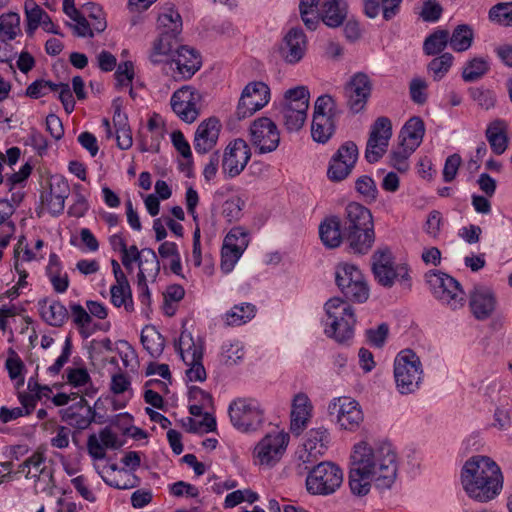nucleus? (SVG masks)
<instances>
[{
  "label": "nucleus",
  "mask_w": 512,
  "mask_h": 512,
  "mask_svg": "<svg viewBox=\"0 0 512 512\" xmlns=\"http://www.w3.org/2000/svg\"><path fill=\"white\" fill-rule=\"evenodd\" d=\"M397 453L386 440L354 445L350 456L349 486L354 495L369 493L372 483L378 489L390 488L396 480Z\"/></svg>",
  "instance_id": "nucleus-1"
},
{
  "label": "nucleus",
  "mask_w": 512,
  "mask_h": 512,
  "mask_svg": "<svg viewBox=\"0 0 512 512\" xmlns=\"http://www.w3.org/2000/svg\"><path fill=\"white\" fill-rule=\"evenodd\" d=\"M461 483L473 500L485 503L494 499L502 490L503 476L500 467L487 456H473L463 465Z\"/></svg>",
  "instance_id": "nucleus-2"
},
{
  "label": "nucleus",
  "mask_w": 512,
  "mask_h": 512,
  "mask_svg": "<svg viewBox=\"0 0 512 512\" xmlns=\"http://www.w3.org/2000/svg\"><path fill=\"white\" fill-rule=\"evenodd\" d=\"M345 240L353 253L366 254L375 241L371 211L357 202L349 203L342 219Z\"/></svg>",
  "instance_id": "nucleus-3"
},
{
  "label": "nucleus",
  "mask_w": 512,
  "mask_h": 512,
  "mask_svg": "<svg viewBox=\"0 0 512 512\" xmlns=\"http://www.w3.org/2000/svg\"><path fill=\"white\" fill-rule=\"evenodd\" d=\"M324 309L327 315L325 334L339 344L348 345L354 335L356 317L354 309L344 299H329Z\"/></svg>",
  "instance_id": "nucleus-4"
},
{
  "label": "nucleus",
  "mask_w": 512,
  "mask_h": 512,
  "mask_svg": "<svg viewBox=\"0 0 512 512\" xmlns=\"http://www.w3.org/2000/svg\"><path fill=\"white\" fill-rule=\"evenodd\" d=\"M161 32L154 41L149 59L153 64H160L170 55L177 36L182 31V19L173 7H168L158 17Z\"/></svg>",
  "instance_id": "nucleus-5"
},
{
  "label": "nucleus",
  "mask_w": 512,
  "mask_h": 512,
  "mask_svg": "<svg viewBox=\"0 0 512 512\" xmlns=\"http://www.w3.org/2000/svg\"><path fill=\"white\" fill-rule=\"evenodd\" d=\"M423 369L417 354L405 349L394 360V379L398 392L408 395L416 392L421 384Z\"/></svg>",
  "instance_id": "nucleus-6"
},
{
  "label": "nucleus",
  "mask_w": 512,
  "mask_h": 512,
  "mask_svg": "<svg viewBox=\"0 0 512 512\" xmlns=\"http://www.w3.org/2000/svg\"><path fill=\"white\" fill-rule=\"evenodd\" d=\"M342 483V469L329 461L313 465L306 477V489L311 495H331L340 488Z\"/></svg>",
  "instance_id": "nucleus-7"
},
{
  "label": "nucleus",
  "mask_w": 512,
  "mask_h": 512,
  "mask_svg": "<svg viewBox=\"0 0 512 512\" xmlns=\"http://www.w3.org/2000/svg\"><path fill=\"white\" fill-rule=\"evenodd\" d=\"M335 282L346 302L363 303L369 297V287L364 275L353 264H338L335 268Z\"/></svg>",
  "instance_id": "nucleus-8"
},
{
  "label": "nucleus",
  "mask_w": 512,
  "mask_h": 512,
  "mask_svg": "<svg viewBox=\"0 0 512 512\" xmlns=\"http://www.w3.org/2000/svg\"><path fill=\"white\" fill-rule=\"evenodd\" d=\"M232 425L241 432L256 431L264 422V410L254 398H237L228 407Z\"/></svg>",
  "instance_id": "nucleus-9"
},
{
  "label": "nucleus",
  "mask_w": 512,
  "mask_h": 512,
  "mask_svg": "<svg viewBox=\"0 0 512 512\" xmlns=\"http://www.w3.org/2000/svg\"><path fill=\"white\" fill-rule=\"evenodd\" d=\"M426 281L434 297L452 310L459 309L465 304V292L460 283L448 274L430 271Z\"/></svg>",
  "instance_id": "nucleus-10"
},
{
  "label": "nucleus",
  "mask_w": 512,
  "mask_h": 512,
  "mask_svg": "<svg viewBox=\"0 0 512 512\" xmlns=\"http://www.w3.org/2000/svg\"><path fill=\"white\" fill-rule=\"evenodd\" d=\"M175 347L184 363L189 367L186 370V376L189 381H205L207 375L202 363L203 345L196 344L191 333L182 331Z\"/></svg>",
  "instance_id": "nucleus-11"
},
{
  "label": "nucleus",
  "mask_w": 512,
  "mask_h": 512,
  "mask_svg": "<svg viewBox=\"0 0 512 512\" xmlns=\"http://www.w3.org/2000/svg\"><path fill=\"white\" fill-rule=\"evenodd\" d=\"M372 272L376 281L386 288H391L397 278L401 282L409 280L407 267L394 266L392 252L387 248L373 253Z\"/></svg>",
  "instance_id": "nucleus-12"
},
{
  "label": "nucleus",
  "mask_w": 512,
  "mask_h": 512,
  "mask_svg": "<svg viewBox=\"0 0 512 512\" xmlns=\"http://www.w3.org/2000/svg\"><path fill=\"white\" fill-rule=\"evenodd\" d=\"M391 137V120L384 116L378 117L370 128L366 143L365 159L368 163H376L385 155Z\"/></svg>",
  "instance_id": "nucleus-13"
},
{
  "label": "nucleus",
  "mask_w": 512,
  "mask_h": 512,
  "mask_svg": "<svg viewBox=\"0 0 512 512\" xmlns=\"http://www.w3.org/2000/svg\"><path fill=\"white\" fill-rule=\"evenodd\" d=\"M391 137V120L384 116L378 117L370 128L366 143L365 159L368 163H376L385 155Z\"/></svg>",
  "instance_id": "nucleus-14"
},
{
  "label": "nucleus",
  "mask_w": 512,
  "mask_h": 512,
  "mask_svg": "<svg viewBox=\"0 0 512 512\" xmlns=\"http://www.w3.org/2000/svg\"><path fill=\"white\" fill-rule=\"evenodd\" d=\"M270 100V88L264 82L255 81L248 83L239 99L235 116L242 120L252 116L255 112L262 109Z\"/></svg>",
  "instance_id": "nucleus-15"
},
{
  "label": "nucleus",
  "mask_w": 512,
  "mask_h": 512,
  "mask_svg": "<svg viewBox=\"0 0 512 512\" xmlns=\"http://www.w3.org/2000/svg\"><path fill=\"white\" fill-rule=\"evenodd\" d=\"M249 244L248 232L241 226L233 227L224 238L221 250V270L230 273Z\"/></svg>",
  "instance_id": "nucleus-16"
},
{
  "label": "nucleus",
  "mask_w": 512,
  "mask_h": 512,
  "mask_svg": "<svg viewBox=\"0 0 512 512\" xmlns=\"http://www.w3.org/2000/svg\"><path fill=\"white\" fill-rule=\"evenodd\" d=\"M201 93L195 88L185 85L176 90L171 97L172 110L186 123L194 122L200 113Z\"/></svg>",
  "instance_id": "nucleus-17"
},
{
  "label": "nucleus",
  "mask_w": 512,
  "mask_h": 512,
  "mask_svg": "<svg viewBox=\"0 0 512 512\" xmlns=\"http://www.w3.org/2000/svg\"><path fill=\"white\" fill-rule=\"evenodd\" d=\"M358 155V147L353 141L343 143L330 159L327 170L329 180L340 182L346 179L351 174Z\"/></svg>",
  "instance_id": "nucleus-18"
},
{
  "label": "nucleus",
  "mask_w": 512,
  "mask_h": 512,
  "mask_svg": "<svg viewBox=\"0 0 512 512\" xmlns=\"http://www.w3.org/2000/svg\"><path fill=\"white\" fill-rule=\"evenodd\" d=\"M372 81L363 72L355 73L344 86L346 105L350 111L357 114L366 107L372 92Z\"/></svg>",
  "instance_id": "nucleus-19"
},
{
  "label": "nucleus",
  "mask_w": 512,
  "mask_h": 512,
  "mask_svg": "<svg viewBox=\"0 0 512 512\" xmlns=\"http://www.w3.org/2000/svg\"><path fill=\"white\" fill-rule=\"evenodd\" d=\"M250 141L260 154L276 150L280 142L276 124L267 117L254 120L250 126Z\"/></svg>",
  "instance_id": "nucleus-20"
},
{
  "label": "nucleus",
  "mask_w": 512,
  "mask_h": 512,
  "mask_svg": "<svg viewBox=\"0 0 512 512\" xmlns=\"http://www.w3.org/2000/svg\"><path fill=\"white\" fill-rule=\"evenodd\" d=\"M288 441L284 432L269 433L256 445L254 457L261 465H273L280 460Z\"/></svg>",
  "instance_id": "nucleus-21"
},
{
  "label": "nucleus",
  "mask_w": 512,
  "mask_h": 512,
  "mask_svg": "<svg viewBox=\"0 0 512 512\" xmlns=\"http://www.w3.org/2000/svg\"><path fill=\"white\" fill-rule=\"evenodd\" d=\"M330 415L336 414L341 428L355 431L363 421V413L357 401L343 397L334 399L328 406Z\"/></svg>",
  "instance_id": "nucleus-22"
},
{
  "label": "nucleus",
  "mask_w": 512,
  "mask_h": 512,
  "mask_svg": "<svg viewBox=\"0 0 512 512\" xmlns=\"http://www.w3.org/2000/svg\"><path fill=\"white\" fill-rule=\"evenodd\" d=\"M222 158V169L230 178L238 176L251 158L250 147L243 139H235L225 149Z\"/></svg>",
  "instance_id": "nucleus-23"
},
{
  "label": "nucleus",
  "mask_w": 512,
  "mask_h": 512,
  "mask_svg": "<svg viewBox=\"0 0 512 512\" xmlns=\"http://www.w3.org/2000/svg\"><path fill=\"white\" fill-rule=\"evenodd\" d=\"M70 195V186L67 180L60 175L50 178L49 190L41 194V203L46 206L52 216L63 213L65 200Z\"/></svg>",
  "instance_id": "nucleus-24"
},
{
  "label": "nucleus",
  "mask_w": 512,
  "mask_h": 512,
  "mask_svg": "<svg viewBox=\"0 0 512 512\" xmlns=\"http://www.w3.org/2000/svg\"><path fill=\"white\" fill-rule=\"evenodd\" d=\"M328 443L329 433L324 427L308 431L303 449L298 452V458L305 465V470L309 469L306 464H314L318 457L325 453Z\"/></svg>",
  "instance_id": "nucleus-25"
},
{
  "label": "nucleus",
  "mask_w": 512,
  "mask_h": 512,
  "mask_svg": "<svg viewBox=\"0 0 512 512\" xmlns=\"http://www.w3.org/2000/svg\"><path fill=\"white\" fill-rule=\"evenodd\" d=\"M175 65L173 77L176 80L190 79L201 67V56L193 48L183 45L180 46L172 58Z\"/></svg>",
  "instance_id": "nucleus-26"
},
{
  "label": "nucleus",
  "mask_w": 512,
  "mask_h": 512,
  "mask_svg": "<svg viewBox=\"0 0 512 512\" xmlns=\"http://www.w3.org/2000/svg\"><path fill=\"white\" fill-rule=\"evenodd\" d=\"M307 39L303 30L291 28L279 47L280 56L289 64L298 63L305 55Z\"/></svg>",
  "instance_id": "nucleus-27"
},
{
  "label": "nucleus",
  "mask_w": 512,
  "mask_h": 512,
  "mask_svg": "<svg viewBox=\"0 0 512 512\" xmlns=\"http://www.w3.org/2000/svg\"><path fill=\"white\" fill-rule=\"evenodd\" d=\"M494 292L485 286H475L469 295V306L477 320L488 319L496 309Z\"/></svg>",
  "instance_id": "nucleus-28"
},
{
  "label": "nucleus",
  "mask_w": 512,
  "mask_h": 512,
  "mask_svg": "<svg viewBox=\"0 0 512 512\" xmlns=\"http://www.w3.org/2000/svg\"><path fill=\"white\" fill-rule=\"evenodd\" d=\"M220 132L219 120L211 117L201 122L195 132L194 148L197 153L210 151L217 143Z\"/></svg>",
  "instance_id": "nucleus-29"
},
{
  "label": "nucleus",
  "mask_w": 512,
  "mask_h": 512,
  "mask_svg": "<svg viewBox=\"0 0 512 512\" xmlns=\"http://www.w3.org/2000/svg\"><path fill=\"white\" fill-rule=\"evenodd\" d=\"M311 403L307 395L299 393L295 395L292 402L291 424L292 433L300 435L307 426L311 416Z\"/></svg>",
  "instance_id": "nucleus-30"
},
{
  "label": "nucleus",
  "mask_w": 512,
  "mask_h": 512,
  "mask_svg": "<svg viewBox=\"0 0 512 512\" xmlns=\"http://www.w3.org/2000/svg\"><path fill=\"white\" fill-rule=\"evenodd\" d=\"M38 307L42 319L52 327H62L69 318L67 308L58 300L40 299Z\"/></svg>",
  "instance_id": "nucleus-31"
},
{
  "label": "nucleus",
  "mask_w": 512,
  "mask_h": 512,
  "mask_svg": "<svg viewBox=\"0 0 512 512\" xmlns=\"http://www.w3.org/2000/svg\"><path fill=\"white\" fill-rule=\"evenodd\" d=\"M319 236L325 247L330 249L339 247L345 240L342 219L338 216L326 218L319 225Z\"/></svg>",
  "instance_id": "nucleus-32"
},
{
  "label": "nucleus",
  "mask_w": 512,
  "mask_h": 512,
  "mask_svg": "<svg viewBox=\"0 0 512 512\" xmlns=\"http://www.w3.org/2000/svg\"><path fill=\"white\" fill-rule=\"evenodd\" d=\"M319 21L330 28L341 26L347 16V4L344 0H324L319 10Z\"/></svg>",
  "instance_id": "nucleus-33"
},
{
  "label": "nucleus",
  "mask_w": 512,
  "mask_h": 512,
  "mask_svg": "<svg viewBox=\"0 0 512 512\" xmlns=\"http://www.w3.org/2000/svg\"><path fill=\"white\" fill-rule=\"evenodd\" d=\"M424 134V121L420 117L414 116L401 128L398 140L401 145H407L416 150L422 143Z\"/></svg>",
  "instance_id": "nucleus-34"
},
{
  "label": "nucleus",
  "mask_w": 512,
  "mask_h": 512,
  "mask_svg": "<svg viewBox=\"0 0 512 512\" xmlns=\"http://www.w3.org/2000/svg\"><path fill=\"white\" fill-rule=\"evenodd\" d=\"M507 124L504 120L492 121L486 129V138L496 155L503 154L508 147Z\"/></svg>",
  "instance_id": "nucleus-35"
},
{
  "label": "nucleus",
  "mask_w": 512,
  "mask_h": 512,
  "mask_svg": "<svg viewBox=\"0 0 512 512\" xmlns=\"http://www.w3.org/2000/svg\"><path fill=\"white\" fill-rule=\"evenodd\" d=\"M380 3L382 4V14L386 21L394 18L400 11L402 0H364V13L369 18H376L380 12Z\"/></svg>",
  "instance_id": "nucleus-36"
},
{
  "label": "nucleus",
  "mask_w": 512,
  "mask_h": 512,
  "mask_svg": "<svg viewBox=\"0 0 512 512\" xmlns=\"http://www.w3.org/2000/svg\"><path fill=\"white\" fill-rule=\"evenodd\" d=\"M310 93L306 86H297L285 92L282 109L307 112L309 108Z\"/></svg>",
  "instance_id": "nucleus-37"
},
{
  "label": "nucleus",
  "mask_w": 512,
  "mask_h": 512,
  "mask_svg": "<svg viewBox=\"0 0 512 512\" xmlns=\"http://www.w3.org/2000/svg\"><path fill=\"white\" fill-rule=\"evenodd\" d=\"M141 343L152 358H158L164 350L165 339L154 326H145L141 332Z\"/></svg>",
  "instance_id": "nucleus-38"
},
{
  "label": "nucleus",
  "mask_w": 512,
  "mask_h": 512,
  "mask_svg": "<svg viewBox=\"0 0 512 512\" xmlns=\"http://www.w3.org/2000/svg\"><path fill=\"white\" fill-rule=\"evenodd\" d=\"M335 132V121L331 116H313L311 135L314 141L326 143Z\"/></svg>",
  "instance_id": "nucleus-39"
},
{
  "label": "nucleus",
  "mask_w": 512,
  "mask_h": 512,
  "mask_svg": "<svg viewBox=\"0 0 512 512\" xmlns=\"http://www.w3.org/2000/svg\"><path fill=\"white\" fill-rule=\"evenodd\" d=\"M474 33L472 28L467 24L458 25L449 33L448 44L455 52H464L468 50L473 42Z\"/></svg>",
  "instance_id": "nucleus-40"
},
{
  "label": "nucleus",
  "mask_w": 512,
  "mask_h": 512,
  "mask_svg": "<svg viewBox=\"0 0 512 512\" xmlns=\"http://www.w3.org/2000/svg\"><path fill=\"white\" fill-rule=\"evenodd\" d=\"M256 307L251 303L234 305L225 314V322L228 326H239L245 324L255 317Z\"/></svg>",
  "instance_id": "nucleus-41"
},
{
  "label": "nucleus",
  "mask_w": 512,
  "mask_h": 512,
  "mask_svg": "<svg viewBox=\"0 0 512 512\" xmlns=\"http://www.w3.org/2000/svg\"><path fill=\"white\" fill-rule=\"evenodd\" d=\"M110 245L114 251H119L122 254V264L129 269L134 260L140 258V252L135 245L127 248L126 242L121 234H114L109 238Z\"/></svg>",
  "instance_id": "nucleus-42"
},
{
  "label": "nucleus",
  "mask_w": 512,
  "mask_h": 512,
  "mask_svg": "<svg viewBox=\"0 0 512 512\" xmlns=\"http://www.w3.org/2000/svg\"><path fill=\"white\" fill-rule=\"evenodd\" d=\"M320 0H300L299 12L304 25L309 30H315L319 24Z\"/></svg>",
  "instance_id": "nucleus-43"
},
{
  "label": "nucleus",
  "mask_w": 512,
  "mask_h": 512,
  "mask_svg": "<svg viewBox=\"0 0 512 512\" xmlns=\"http://www.w3.org/2000/svg\"><path fill=\"white\" fill-rule=\"evenodd\" d=\"M449 31L437 29L430 34L423 43V51L426 55H437L444 51L448 45Z\"/></svg>",
  "instance_id": "nucleus-44"
},
{
  "label": "nucleus",
  "mask_w": 512,
  "mask_h": 512,
  "mask_svg": "<svg viewBox=\"0 0 512 512\" xmlns=\"http://www.w3.org/2000/svg\"><path fill=\"white\" fill-rule=\"evenodd\" d=\"M489 63L482 57H475L463 67L462 78L465 82H475L489 71Z\"/></svg>",
  "instance_id": "nucleus-45"
},
{
  "label": "nucleus",
  "mask_w": 512,
  "mask_h": 512,
  "mask_svg": "<svg viewBox=\"0 0 512 512\" xmlns=\"http://www.w3.org/2000/svg\"><path fill=\"white\" fill-rule=\"evenodd\" d=\"M454 57L451 53H442L440 56L433 58L427 65V71L433 77L434 81H440L450 70Z\"/></svg>",
  "instance_id": "nucleus-46"
},
{
  "label": "nucleus",
  "mask_w": 512,
  "mask_h": 512,
  "mask_svg": "<svg viewBox=\"0 0 512 512\" xmlns=\"http://www.w3.org/2000/svg\"><path fill=\"white\" fill-rule=\"evenodd\" d=\"M20 17L17 13L9 12L0 16V40L3 42L15 39L19 31Z\"/></svg>",
  "instance_id": "nucleus-47"
},
{
  "label": "nucleus",
  "mask_w": 512,
  "mask_h": 512,
  "mask_svg": "<svg viewBox=\"0 0 512 512\" xmlns=\"http://www.w3.org/2000/svg\"><path fill=\"white\" fill-rule=\"evenodd\" d=\"M414 151L413 148L399 142L389 154V164L401 173L406 172L409 168L408 159Z\"/></svg>",
  "instance_id": "nucleus-48"
},
{
  "label": "nucleus",
  "mask_w": 512,
  "mask_h": 512,
  "mask_svg": "<svg viewBox=\"0 0 512 512\" xmlns=\"http://www.w3.org/2000/svg\"><path fill=\"white\" fill-rule=\"evenodd\" d=\"M140 252L139 269H143L148 276L156 278L160 271V262L152 248H143Z\"/></svg>",
  "instance_id": "nucleus-49"
},
{
  "label": "nucleus",
  "mask_w": 512,
  "mask_h": 512,
  "mask_svg": "<svg viewBox=\"0 0 512 512\" xmlns=\"http://www.w3.org/2000/svg\"><path fill=\"white\" fill-rule=\"evenodd\" d=\"M24 8L27 20L26 32L31 36L41 24L46 12L34 0L26 1Z\"/></svg>",
  "instance_id": "nucleus-50"
},
{
  "label": "nucleus",
  "mask_w": 512,
  "mask_h": 512,
  "mask_svg": "<svg viewBox=\"0 0 512 512\" xmlns=\"http://www.w3.org/2000/svg\"><path fill=\"white\" fill-rule=\"evenodd\" d=\"M119 473H120L119 479L111 480L104 476H101V477L107 485H109L110 487L116 488V489H120V490L132 489L139 485V483H140L139 478L136 475L129 472L128 470L121 468L119 470Z\"/></svg>",
  "instance_id": "nucleus-51"
},
{
  "label": "nucleus",
  "mask_w": 512,
  "mask_h": 512,
  "mask_svg": "<svg viewBox=\"0 0 512 512\" xmlns=\"http://www.w3.org/2000/svg\"><path fill=\"white\" fill-rule=\"evenodd\" d=\"M110 294L111 302L115 307L124 306L125 310L128 312H132L134 310V304L130 287L124 288L111 286Z\"/></svg>",
  "instance_id": "nucleus-52"
},
{
  "label": "nucleus",
  "mask_w": 512,
  "mask_h": 512,
  "mask_svg": "<svg viewBox=\"0 0 512 512\" xmlns=\"http://www.w3.org/2000/svg\"><path fill=\"white\" fill-rule=\"evenodd\" d=\"M489 18L503 26H512V2L498 3L489 11Z\"/></svg>",
  "instance_id": "nucleus-53"
},
{
  "label": "nucleus",
  "mask_w": 512,
  "mask_h": 512,
  "mask_svg": "<svg viewBox=\"0 0 512 512\" xmlns=\"http://www.w3.org/2000/svg\"><path fill=\"white\" fill-rule=\"evenodd\" d=\"M5 367L11 380H17L18 386L24 384L23 371L25 365L19 355L12 349H10V356L6 360Z\"/></svg>",
  "instance_id": "nucleus-54"
},
{
  "label": "nucleus",
  "mask_w": 512,
  "mask_h": 512,
  "mask_svg": "<svg viewBox=\"0 0 512 512\" xmlns=\"http://www.w3.org/2000/svg\"><path fill=\"white\" fill-rule=\"evenodd\" d=\"M45 460V454L40 450H36L30 457H28L30 470H34V472L30 474V478L34 479L35 481H38L41 476L52 478L51 472L48 471L45 466H43Z\"/></svg>",
  "instance_id": "nucleus-55"
},
{
  "label": "nucleus",
  "mask_w": 512,
  "mask_h": 512,
  "mask_svg": "<svg viewBox=\"0 0 512 512\" xmlns=\"http://www.w3.org/2000/svg\"><path fill=\"white\" fill-rule=\"evenodd\" d=\"M281 114L283 123L290 132L300 130L307 119V112H300L299 110L281 109Z\"/></svg>",
  "instance_id": "nucleus-56"
},
{
  "label": "nucleus",
  "mask_w": 512,
  "mask_h": 512,
  "mask_svg": "<svg viewBox=\"0 0 512 512\" xmlns=\"http://www.w3.org/2000/svg\"><path fill=\"white\" fill-rule=\"evenodd\" d=\"M356 191L367 201H375L378 195V189L375 181L367 175L359 177L355 182Z\"/></svg>",
  "instance_id": "nucleus-57"
},
{
  "label": "nucleus",
  "mask_w": 512,
  "mask_h": 512,
  "mask_svg": "<svg viewBox=\"0 0 512 512\" xmlns=\"http://www.w3.org/2000/svg\"><path fill=\"white\" fill-rule=\"evenodd\" d=\"M428 84L421 77H414L409 83V94L411 100L418 105H424L427 102Z\"/></svg>",
  "instance_id": "nucleus-58"
},
{
  "label": "nucleus",
  "mask_w": 512,
  "mask_h": 512,
  "mask_svg": "<svg viewBox=\"0 0 512 512\" xmlns=\"http://www.w3.org/2000/svg\"><path fill=\"white\" fill-rule=\"evenodd\" d=\"M221 354L226 365H235L244 356L243 345L239 341L224 343Z\"/></svg>",
  "instance_id": "nucleus-59"
},
{
  "label": "nucleus",
  "mask_w": 512,
  "mask_h": 512,
  "mask_svg": "<svg viewBox=\"0 0 512 512\" xmlns=\"http://www.w3.org/2000/svg\"><path fill=\"white\" fill-rule=\"evenodd\" d=\"M58 85L52 81L38 79L32 82L27 88L25 95L32 98L38 99L47 95L49 91H57Z\"/></svg>",
  "instance_id": "nucleus-60"
},
{
  "label": "nucleus",
  "mask_w": 512,
  "mask_h": 512,
  "mask_svg": "<svg viewBox=\"0 0 512 512\" xmlns=\"http://www.w3.org/2000/svg\"><path fill=\"white\" fill-rule=\"evenodd\" d=\"M244 203L239 197L226 200L222 206V215L228 222H236L242 216Z\"/></svg>",
  "instance_id": "nucleus-61"
},
{
  "label": "nucleus",
  "mask_w": 512,
  "mask_h": 512,
  "mask_svg": "<svg viewBox=\"0 0 512 512\" xmlns=\"http://www.w3.org/2000/svg\"><path fill=\"white\" fill-rule=\"evenodd\" d=\"M338 114L336 109V104L332 96L330 95H321L317 98L314 107L313 116H331L335 118Z\"/></svg>",
  "instance_id": "nucleus-62"
},
{
  "label": "nucleus",
  "mask_w": 512,
  "mask_h": 512,
  "mask_svg": "<svg viewBox=\"0 0 512 512\" xmlns=\"http://www.w3.org/2000/svg\"><path fill=\"white\" fill-rule=\"evenodd\" d=\"M389 333V327L386 323H381L377 328L366 330L368 342L377 348L383 347Z\"/></svg>",
  "instance_id": "nucleus-63"
},
{
  "label": "nucleus",
  "mask_w": 512,
  "mask_h": 512,
  "mask_svg": "<svg viewBox=\"0 0 512 512\" xmlns=\"http://www.w3.org/2000/svg\"><path fill=\"white\" fill-rule=\"evenodd\" d=\"M442 7L437 0H424L421 17L426 22H436L442 14Z\"/></svg>",
  "instance_id": "nucleus-64"
}]
</instances>
